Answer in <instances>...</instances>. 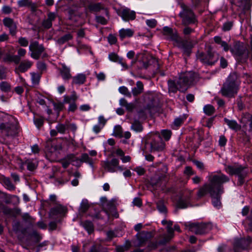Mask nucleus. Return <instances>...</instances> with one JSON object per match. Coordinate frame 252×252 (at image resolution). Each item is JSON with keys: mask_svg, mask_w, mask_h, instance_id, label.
Listing matches in <instances>:
<instances>
[{"mask_svg": "<svg viewBox=\"0 0 252 252\" xmlns=\"http://www.w3.org/2000/svg\"><path fill=\"white\" fill-rule=\"evenodd\" d=\"M210 180L211 186L209 193L212 197V203L215 207L219 208L221 206L220 195L223 190L222 184L228 182L229 179L225 175L220 174L210 176Z\"/></svg>", "mask_w": 252, "mask_h": 252, "instance_id": "1", "label": "nucleus"}, {"mask_svg": "<svg viewBox=\"0 0 252 252\" xmlns=\"http://www.w3.org/2000/svg\"><path fill=\"white\" fill-rule=\"evenodd\" d=\"M196 77V74L192 71L181 73L176 82L171 80L168 81L169 92L173 93H176L178 90L185 92L195 80Z\"/></svg>", "mask_w": 252, "mask_h": 252, "instance_id": "2", "label": "nucleus"}, {"mask_svg": "<svg viewBox=\"0 0 252 252\" xmlns=\"http://www.w3.org/2000/svg\"><path fill=\"white\" fill-rule=\"evenodd\" d=\"M240 81L236 72L231 73L223 84L220 90L221 94L225 97H233L237 94Z\"/></svg>", "mask_w": 252, "mask_h": 252, "instance_id": "3", "label": "nucleus"}, {"mask_svg": "<svg viewBox=\"0 0 252 252\" xmlns=\"http://www.w3.org/2000/svg\"><path fill=\"white\" fill-rule=\"evenodd\" d=\"M18 129L17 122L11 116H0V130L6 136H14Z\"/></svg>", "mask_w": 252, "mask_h": 252, "instance_id": "4", "label": "nucleus"}, {"mask_svg": "<svg viewBox=\"0 0 252 252\" xmlns=\"http://www.w3.org/2000/svg\"><path fill=\"white\" fill-rule=\"evenodd\" d=\"M137 63V66L139 69H152L153 67L156 69L159 67L158 60L147 53H140L136 56L135 60L132 62V63Z\"/></svg>", "mask_w": 252, "mask_h": 252, "instance_id": "5", "label": "nucleus"}, {"mask_svg": "<svg viewBox=\"0 0 252 252\" xmlns=\"http://www.w3.org/2000/svg\"><path fill=\"white\" fill-rule=\"evenodd\" d=\"M181 6L183 10L179 13V16L182 19V24L187 26L195 23L196 20L192 11L183 3L181 4Z\"/></svg>", "mask_w": 252, "mask_h": 252, "instance_id": "6", "label": "nucleus"}, {"mask_svg": "<svg viewBox=\"0 0 252 252\" xmlns=\"http://www.w3.org/2000/svg\"><path fill=\"white\" fill-rule=\"evenodd\" d=\"M185 226L187 229L197 235H201L208 232L211 229V225L206 223H196L187 222Z\"/></svg>", "mask_w": 252, "mask_h": 252, "instance_id": "7", "label": "nucleus"}, {"mask_svg": "<svg viewBox=\"0 0 252 252\" xmlns=\"http://www.w3.org/2000/svg\"><path fill=\"white\" fill-rule=\"evenodd\" d=\"M197 58L203 63L212 65L219 60V55L216 53L212 52L211 50H208L207 55L203 53H198Z\"/></svg>", "mask_w": 252, "mask_h": 252, "instance_id": "8", "label": "nucleus"}, {"mask_svg": "<svg viewBox=\"0 0 252 252\" xmlns=\"http://www.w3.org/2000/svg\"><path fill=\"white\" fill-rule=\"evenodd\" d=\"M225 170L226 172L231 175H238L240 185H242L243 183V179H244L247 175V172L246 170V168L241 166H228L226 168Z\"/></svg>", "mask_w": 252, "mask_h": 252, "instance_id": "9", "label": "nucleus"}, {"mask_svg": "<svg viewBox=\"0 0 252 252\" xmlns=\"http://www.w3.org/2000/svg\"><path fill=\"white\" fill-rule=\"evenodd\" d=\"M29 49L32 52L31 54V57L35 60L39 58L41 54L44 50L42 45L39 44L37 41L31 42L29 46Z\"/></svg>", "mask_w": 252, "mask_h": 252, "instance_id": "10", "label": "nucleus"}, {"mask_svg": "<svg viewBox=\"0 0 252 252\" xmlns=\"http://www.w3.org/2000/svg\"><path fill=\"white\" fill-rule=\"evenodd\" d=\"M119 160L116 158L112 159L111 161H105L103 163V167L107 171L114 172L117 170L122 171L123 169L119 166Z\"/></svg>", "mask_w": 252, "mask_h": 252, "instance_id": "11", "label": "nucleus"}, {"mask_svg": "<svg viewBox=\"0 0 252 252\" xmlns=\"http://www.w3.org/2000/svg\"><path fill=\"white\" fill-rule=\"evenodd\" d=\"M176 43V45L183 49L185 53L189 55L190 50L196 44V41H190L187 40H182L180 37Z\"/></svg>", "mask_w": 252, "mask_h": 252, "instance_id": "12", "label": "nucleus"}, {"mask_svg": "<svg viewBox=\"0 0 252 252\" xmlns=\"http://www.w3.org/2000/svg\"><path fill=\"white\" fill-rule=\"evenodd\" d=\"M151 152L162 151L165 148V144L160 136H157L150 143Z\"/></svg>", "mask_w": 252, "mask_h": 252, "instance_id": "13", "label": "nucleus"}, {"mask_svg": "<svg viewBox=\"0 0 252 252\" xmlns=\"http://www.w3.org/2000/svg\"><path fill=\"white\" fill-rule=\"evenodd\" d=\"M162 33L167 39L173 41L175 43L180 37L176 31H173L172 29L168 27L163 28Z\"/></svg>", "mask_w": 252, "mask_h": 252, "instance_id": "14", "label": "nucleus"}, {"mask_svg": "<svg viewBox=\"0 0 252 252\" xmlns=\"http://www.w3.org/2000/svg\"><path fill=\"white\" fill-rule=\"evenodd\" d=\"M252 240L250 237H248L246 239L242 238L237 239L234 243V249L237 250L239 249H246L251 243Z\"/></svg>", "mask_w": 252, "mask_h": 252, "instance_id": "15", "label": "nucleus"}, {"mask_svg": "<svg viewBox=\"0 0 252 252\" xmlns=\"http://www.w3.org/2000/svg\"><path fill=\"white\" fill-rule=\"evenodd\" d=\"M67 211V209L66 207L59 204L50 210L49 216L50 218H54L58 215H64Z\"/></svg>", "mask_w": 252, "mask_h": 252, "instance_id": "16", "label": "nucleus"}, {"mask_svg": "<svg viewBox=\"0 0 252 252\" xmlns=\"http://www.w3.org/2000/svg\"><path fill=\"white\" fill-rule=\"evenodd\" d=\"M191 192L192 191L190 190L185 191L182 198L178 202L177 207L178 208H186L189 206V203L187 200L189 199Z\"/></svg>", "mask_w": 252, "mask_h": 252, "instance_id": "17", "label": "nucleus"}, {"mask_svg": "<svg viewBox=\"0 0 252 252\" xmlns=\"http://www.w3.org/2000/svg\"><path fill=\"white\" fill-rule=\"evenodd\" d=\"M119 14L126 21L133 20L136 17L135 12L127 8L123 9Z\"/></svg>", "mask_w": 252, "mask_h": 252, "instance_id": "18", "label": "nucleus"}, {"mask_svg": "<svg viewBox=\"0 0 252 252\" xmlns=\"http://www.w3.org/2000/svg\"><path fill=\"white\" fill-rule=\"evenodd\" d=\"M4 25L9 30V32L12 35H14L16 33L17 25L13 20L10 18H5L3 20Z\"/></svg>", "mask_w": 252, "mask_h": 252, "instance_id": "19", "label": "nucleus"}, {"mask_svg": "<svg viewBox=\"0 0 252 252\" xmlns=\"http://www.w3.org/2000/svg\"><path fill=\"white\" fill-rule=\"evenodd\" d=\"M80 7V5H73L67 9L69 15L68 18L70 20H73L74 17L77 16L80 17L82 16V13L79 12V8Z\"/></svg>", "mask_w": 252, "mask_h": 252, "instance_id": "20", "label": "nucleus"}, {"mask_svg": "<svg viewBox=\"0 0 252 252\" xmlns=\"http://www.w3.org/2000/svg\"><path fill=\"white\" fill-rule=\"evenodd\" d=\"M101 203L103 209L107 214L108 211L112 212L116 210V207L112 202L107 201L106 197L101 198Z\"/></svg>", "mask_w": 252, "mask_h": 252, "instance_id": "21", "label": "nucleus"}, {"mask_svg": "<svg viewBox=\"0 0 252 252\" xmlns=\"http://www.w3.org/2000/svg\"><path fill=\"white\" fill-rule=\"evenodd\" d=\"M240 42H234L233 47L230 48L231 53L235 55L240 56L243 54V49Z\"/></svg>", "mask_w": 252, "mask_h": 252, "instance_id": "22", "label": "nucleus"}, {"mask_svg": "<svg viewBox=\"0 0 252 252\" xmlns=\"http://www.w3.org/2000/svg\"><path fill=\"white\" fill-rule=\"evenodd\" d=\"M86 80V76L83 73L78 74L72 78V84L80 85L83 84Z\"/></svg>", "mask_w": 252, "mask_h": 252, "instance_id": "23", "label": "nucleus"}, {"mask_svg": "<svg viewBox=\"0 0 252 252\" xmlns=\"http://www.w3.org/2000/svg\"><path fill=\"white\" fill-rule=\"evenodd\" d=\"M173 224V222L171 221H168L167 222V232L168 233V236L165 238V240L160 242L159 243L160 244H163L167 242H168L173 236V232L174 230L172 228V225Z\"/></svg>", "mask_w": 252, "mask_h": 252, "instance_id": "24", "label": "nucleus"}, {"mask_svg": "<svg viewBox=\"0 0 252 252\" xmlns=\"http://www.w3.org/2000/svg\"><path fill=\"white\" fill-rule=\"evenodd\" d=\"M62 68L60 70V73L63 78L64 80H68L71 78V75L70 73V69L64 64L62 65Z\"/></svg>", "mask_w": 252, "mask_h": 252, "instance_id": "25", "label": "nucleus"}, {"mask_svg": "<svg viewBox=\"0 0 252 252\" xmlns=\"http://www.w3.org/2000/svg\"><path fill=\"white\" fill-rule=\"evenodd\" d=\"M32 65V63L29 61L25 60L20 63L16 70H18L21 72L26 71Z\"/></svg>", "mask_w": 252, "mask_h": 252, "instance_id": "26", "label": "nucleus"}, {"mask_svg": "<svg viewBox=\"0 0 252 252\" xmlns=\"http://www.w3.org/2000/svg\"><path fill=\"white\" fill-rule=\"evenodd\" d=\"M144 90V85L141 81L136 82V87L132 89V93L134 96H137L143 93Z\"/></svg>", "mask_w": 252, "mask_h": 252, "instance_id": "27", "label": "nucleus"}, {"mask_svg": "<svg viewBox=\"0 0 252 252\" xmlns=\"http://www.w3.org/2000/svg\"><path fill=\"white\" fill-rule=\"evenodd\" d=\"M134 33V32L129 29H122L119 31V36L122 40L126 37H131Z\"/></svg>", "mask_w": 252, "mask_h": 252, "instance_id": "28", "label": "nucleus"}, {"mask_svg": "<svg viewBox=\"0 0 252 252\" xmlns=\"http://www.w3.org/2000/svg\"><path fill=\"white\" fill-rule=\"evenodd\" d=\"M90 208V204L89 201L87 199H83L79 209V214H84L86 213Z\"/></svg>", "mask_w": 252, "mask_h": 252, "instance_id": "29", "label": "nucleus"}, {"mask_svg": "<svg viewBox=\"0 0 252 252\" xmlns=\"http://www.w3.org/2000/svg\"><path fill=\"white\" fill-rule=\"evenodd\" d=\"M209 181H210L209 180ZM211 186V181H210V183L208 185H205L202 188H201L197 193V196L198 197L200 198L203 196H204L207 192H209V188Z\"/></svg>", "mask_w": 252, "mask_h": 252, "instance_id": "30", "label": "nucleus"}, {"mask_svg": "<svg viewBox=\"0 0 252 252\" xmlns=\"http://www.w3.org/2000/svg\"><path fill=\"white\" fill-rule=\"evenodd\" d=\"M78 96L75 92H73L71 96H64V102L66 103H71L75 102L77 99Z\"/></svg>", "mask_w": 252, "mask_h": 252, "instance_id": "31", "label": "nucleus"}, {"mask_svg": "<svg viewBox=\"0 0 252 252\" xmlns=\"http://www.w3.org/2000/svg\"><path fill=\"white\" fill-rule=\"evenodd\" d=\"M224 120L230 128L235 130H237L240 128V126L236 121L233 120H229L226 118H225Z\"/></svg>", "mask_w": 252, "mask_h": 252, "instance_id": "32", "label": "nucleus"}, {"mask_svg": "<svg viewBox=\"0 0 252 252\" xmlns=\"http://www.w3.org/2000/svg\"><path fill=\"white\" fill-rule=\"evenodd\" d=\"M0 197L3 199L6 204H10L11 203V200L13 198H17L16 196L7 194L4 192L0 193Z\"/></svg>", "mask_w": 252, "mask_h": 252, "instance_id": "33", "label": "nucleus"}, {"mask_svg": "<svg viewBox=\"0 0 252 252\" xmlns=\"http://www.w3.org/2000/svg\"><path fill=\"white\" fill-rule=\"evenodd\" d=\"M72 38V35L70 33H67L59 38L57 40V43L60 45L63 44Z\"/></svg>", "mask_w": 252, "mask_h": 252, "instance_id": "34", "label": "nucleus"}, {"mask_svg": "<svg viewBox=\"0 0 252 252\" xmlns=\"http://www.w3.org/2000/svg\"><path fill=\"white\" fill-rule=\"evenodd\" d=\"M103 8V6L99 3L91 4L88 6L89 10L92 12L99 11Z\"/></svg>", "mask_w": 252, "mask_h": 252, "instance_id": "35", "label": "nucleus"}, {"mask_svg": "<svg viewBox=\"0 0 252 252\" xmlns=\"http://www.w3.org/2000/svg\"><path fill=\"white\" fill-rule=\"evenodd\" d=\"M41 74H42V72H40V73L32 72L31 73V74L32 75V82L33 84H34V85L38 84L39 81H40Z\"/></svg>", "mask_w": 252, "mask_h": 252, "instance_id": "36", "label": "nucleus"}, {"mask_svg": "<svg viewBox=\"0 0 252 252\" xmlns=\"http://www.w3.org/2000/svg\"><path fill=\"white\" fill-rule=\"evenodd\" d=\"M131 128L136 132H141L143 130L142 126L138 121H135L132 123Z\"/></svg>", "mask_w": 252, "mask_h": 252, "instance_id": "37", "label": "nucleus"}, {"mask_svg": "<svg viewBox=\"0 0 252 252\" xmlns=\"http://www.w3.org/2000/svg\"><path fill=\"white\" fill-rule=\"evenodd\" d=\"M113 135L116 137H122L123 135V130L121 126L118 125L114 127Z\"/></svg>", "mask_w": 252, "mask_h": 252, "instance_id": "38", "label": "nucleus"}, {"mask_svg": "<svg viewBox=\"0 0 252 252\" xmlns=\"http://www.w3.org/2000/svg\"><path fill=\"white\" fill-rule=\"evenodd\" d=\"M204 112L208 116H211L215 112V108L211 105H205L203 108Z\"/></svg>", "mask_w": 252, "mask_h": 252, "instance_id": "39", "label": "nucleus"}, {"mask_svg": "<svg viewBox=\"0 0 252 252\" xmlns=\"http://www.w3.org/2000/svg\"><path fill=\"white\" fill-rule=\"evenodd\" d=\"M81 162H86L92 165L93 164V160L92 158H90L88 155L87 154H83L81 156V158L80 160Z\"/></svg>", "mask_w": 252, "mask_h": 252, "instance_id": "40", "label": "nucleus"}, {"mask_svg": "<svg viewBox=\"0 0 252 252\" xmlns=\"http://www.w3.org/2000/svg\"><path fill=\"white\" fill-rule=\"evenodd\" d=\"M0 89L2 92H8L11 90V86L7 82L3 81L0 84Z\"/></svg>", "mask_w": 252, "mask_h": 252, "instance_id": "41", "label": "nucleus"}, {"mask_svg": "<svg viewBox=\"0 0 252 252\" xmlns=\"http://www.w3.org/2000/svg\"><path fill=\"white\" fill-rule=\"evenodd\" d=\"M83 225L89 233H91L94 231L93 224L91 221H86L83 223Z\"/></svg>", "mask_w": 252, "mask_h": 252, "instance_id": "42", "label": "nucleus"}, {"mask_svg": "<svg viewBox=\"0 0 252 252\" xmlns=\"http://www.w3.org/2000/svg\"><path fill=\"white\" fill-rule=\"evenodd\" d=\"M119 91L120 93L124 94L129 97H131V93L128 91V89L125 86H122L119 88Z\"/></svg>", "mask_w": 252, "mask_h": 252, "instance_id": "43", "label": "nucleus"}, {"mask_svg": "<svg viewBox=\"0 0 252 252\" xmlns=\"http://www.w3.org/2000/svg\"><path fill=\"white\" fill-rule=\"evenodd\" d=\"M3 183L8 189L10 190H13L15 189V186L12 184L9 179L4 178L3 179Z\"/></svg>", "mask_w": 252, "mask_h": 252, "instance_id": "44", "label": "nucleus"}, {"mask_svg": "<svg viewBox=\"0 0 252 252\" xmlns=\"http://www.w3.org/2000/svg\"><path fill=\"white\" fill-rule=\"evenodd\" d=\"M157 209L161 213H166V209L162 201H160L157 203Z\"/></svg>", "mask_w": 252, "mask_h": 252, "instance_id": "45", "label": "nucleus"}, {"mask_svg": "<svg viewBox=\"0 0 252 252\" xmlns=\"http://www.w3.org/2000/svg\"><path fill=\"white\" fill-rule=\"evenodd\" d=\"M161 135L165 140H168L171 135V131L168 130H163L161 131Z\"/></svg>", "mask_w": 252, "mask_h": 252, "instance_id": "46", "label": "nucleus"}, {"mask_svg": "<svg viewBox=\"0 0 252 252\" xmlns=\"http://www.w3.org/2000/svg\"><path fill=\"white\" fill-rule=\"evenodd\" d=\"M56 128L58 132L61 133H64L66 130V126L63 124H59L56 126Z\"/></svg>", "mask_w": 252, "mask_h": 252, "instance_id": "47", "label": "nucleus"}, {"mask_svg": "<svg viewBox=\"0 0 252 252\" xmlns=\"http://www.w3.org/2000/svg\"><path fill=\"white\" fill-rule=\"evenodd\" d=\"M65 158L66 159V160L69 161L70 163H72L76 161H78L79 160V159L73 154L68 155Z\"/></svg>", "mask_w": 252, "mask_h": 252, "instance_id": "48", "label": "nucleus"}, {"mask_svg": "<svg viewBox=\"0 0 252 252\" xmlns=\"http://www.w3.org/2000/svg\"><path fill=\"white\" fill-rule=\"evenodd\" d=\"M18 43L20 44L21 46L26 47L28 45L29 42L28 40L25 38L21 37L18 39Z\"/></svg>", "mask_w": 252, "mask_h": 252, "instance_id": "49", "label": "nucleus"}, {"mask_svg": "<svg viewBox=\"0 0 252 252\" xmlns=\"http://www.w3.org/2000/svg\"><path fill=\"white\" fill-rule=\"evenodd\" d=\"M108 58L110 60L115 62H118L120 60L119 56L115 53H110L108 56Z\"/></svg>", "mask_w": 252, "mask_h": 252, "instance_id": "50", "label": "nucleus"}, {"mask_svg": "<svg viewBox=\"0 0 252 252\" xmlns=\"http://www.w3.org/2000/svg\"><path fill=\"white\" fill-rule=\"evenodd\" d=\"M233 25L232 22H227L223 25L222 30L224 31H228L231 29Z\"/></svg>", "mask_w": 252, "mask_h": 252, "instance_id": "51", "label": "nucleus"}, {"mask_svg": "<svg viewBox=\"0 0 252 252\" xmlns=\"http://www.w3.org/2000/svg\"><path fill=\"white\" fill-rule=\"evenodd\" d=\"M30 0H20L18 1V3L19 6H28L31 4Z\"/></svg>", "mask_w": 252, "mask_h": 252, "instance_id": "52", "label": "nucleus"}, {"mask_svg": "<svg viewBox=\"0 0 252 252\" xmlns=\"http://www.w3.org/2000/svg\"><path fill=\"white\" fill-rule=\"evenodd\" d=\"M108 40L110 44H114L117 42V39L115 35L110 34L108 37Z\"/></svg>", "mask_w": 252, "mask_h": 252, "instance_id": "53", "label": "nucleus"}, {"mask_svg": "<svg viewBox=\"0 0 252 252\" xmlns=\"http://www.w3.org/2000/svg\"><path fill=\"white\" fill-rule=\"evenodd\" d=\"M146 23L149 27L153 28L156 27L157 22L155 19H150L147 20L146 21Z\"/></svg>", "mask_w": 252, "mask_h": 252, "instance_id": "54", "label": "nucleus"}, {"mask_svg": "<svg viewBox=\"0 0 252 252\" xmlns=\"http://www.w3.org/2000/svg\"><path fill=\"white\" fill-rule=\"evenodd\" d=\"M44 120L42 118H38L34 120V123L35 125L38 127H40L43 124Z\"/></svg>", "mask_w": 252, "mask_h": 252, "instance_id": "55", "label": "nucleus"}, {"mask_svg": "<svg viewBox=\"0 0 252 252\" xmlns=\"http://www.w3.org/2000/svg\"><path fill=\"white\" fill-rule=\"evenodd\" d=\"M12 12L11 8L7 5H4L2 7V12L5 14H8Z\"/></svg>", "mask_w": 252, "mask_h": 252, "instance_id": "56", "label": "nucleus"}, {"mask_svg": "<svg viewBox=\"0 0 252 252\" xmlns=\"http://www.w3.org/2000/svg\"><path fill=\"white\" fill-rule=\"evenodd\" d=\"M96 20L97 22L103 25L106 24L107 23V20L104 17L102 16H96Z\"/></svg>", "mask_w": 252, "mask_h": 252, "instance_id": "57", "label": "nucleus"}, {"mask_svg": "<svg viewBox=\"0 0 252 252\" xmlns=\"http://www.w3.org/2000/svg\"><path fill=\"white\" fill-rule=\"evenodd\" d=\"M27 164V168L30 171H33L36 168V165L31 161H28Z\"/></svg>", "mask_w": 252, "mask_h": 252, "instance_id": "58", "label": "nucleus"}, {"mask_svg": "<svg viewBox=\"0 0 252 252\" xmlns=\"http://www.w3.org/2000/svg\"><path fill=\"white\" fill-rule=\"evenodd\" d=\"M42 26L46 29H49L52 26V23L48 19L43 21Z\"/></svg>", "mask_w": 252, "mask_h": 252, "instance_id": "59", "label": "nucleus"}, {"mask_svg": "<svg viewBox=\"0 0 252 252\" xmlns=\"http://www.w3.org/2000/svg\"><path fill=\"white\" fill-rule=\"evenodd\" d=\"M37 66L38 69L40 70L41 72L46 69V65L43 62H38L37 64Z\"/></svg>", "mask_w": 252, "mask_h": 252, "instance_id": "60", "label": "nucleus"}, {"mask_svg": "<svg viewBox=\"0 0 252 252\" xmlns=\"http://www.w3.org/2000/svg\"><path fill=\"white\" fill-rule=\"evenodd\" d=\"M2 209L3 213L6 215H10L12 212V210L7 207L3 206Z\"/></svg>", "mask_w": 252, "mask_h": 252, "instance_id": "61", "label": "nucleus"}, {"mask_svg": "<svg viewBox=\"0 0 252 252\" xmlns=\"http://www.w3.org/2000/svg\"><path fill=\"white\" fill-rule=\"evenodd\" d=\"M77 108V105L75 102L70 103V105L68 107V111L71 112H74Z\"/></svg>", "mask_w": 252, "mask_h": 252, "instance_id": "62", "label": "nucleus"}, {"mask_svg": "<svg viewBox=\"0 0 252 252\" xmlns=\"http://www.w3.org/2000/svg\"><path fill=\"white\" fill-rule=\"evenodd\" d=\"M133 203L134 205L140 207L142 205V201L140 198H135L134 199Z\"/></svg>", "mask_w": 252, "mask_h": 252, "instance_id": "63", "label": "nucleus"}, {"mask_svg": "<svg viewBox=\"0 0 252 252\" xmlns=\"http://www.w3.org/2000/svg\"><path fill=\"white\" fill-rule=\"evenodd\" d=\"M61 162L62 163L63 167L64 168H66L68 166V165L70 164V163L69 162V161L66 160V159H65V158L62 159Z\"/></svg>", "mask_w": 252, "mask_h": 252, "instance_id": "64", "label": "nucleus"}]
</instances>
